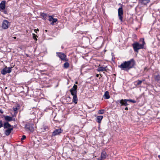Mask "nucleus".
Instances as JSON below:
<instances>
[{"label": "nucleus", "instance_id": "1", "mask_svg": "<svg viewBox=\"0 0 160 160\" xmlns=\"http://www.w3.org/2000/svg\"><path fill=\"white\" fill-rule=\"evenodd\" d=\"M135 64V61L132 58L129 61H125L122 63L120 65L118 66V67L120 68L121 70L128 71L131 68H133Z\"/></svg>", "mask_w": 160, "mask_h": 160}, {"label": "nucleus", "instance_id": "2", "mask_svg": "<svg viewBox=\"0 0 160 160\" xmlns=\"http://www.w3.org/2000/svg\"><path fill=\"white\" fill-rule=\"evenodd\" d=\"M142 40V44H140L138 42H135L132 44L135 52L138 53L139 50L144 48V46L145 43L144 41V39L141 38L140 41H141Z\"/></svg>", "mask_w": 160, "mask_h": 160}, {"label": "nucleus", "instance_id": "3", "mask_svg": "<svg viewBox=\"0 0 160 160\" xmlns=\"http://www.w3.org/2000/svg\"><path fill=\"white\" fill-rule=\"evenodd\" d=\"M77 86L75 84H74L72 88L71 89V94L73 96L72 101L75 104L77 103L78 99L77 95Z\"/></svg>", "mask_w": 160, "mask_h": 160}, {"label": "nucleus", "instance_id": "4", "mask_svg": "<svg viewBox=\"0 0 160 160\" xmlns=\"http://www.w3.org/2000/svg\"><path fill=\"white\" fill-rule=\"evenodd\" d=\"M33 126L34 124L32 123L28 122L25 125V129L28 132H32L34 131Z\"/></svg>", "mask_w": 160, "mask_h": 160}, {"label": "nucleus", "instance_id": "5", "mask_svg": "<svg viewBox=\"0 0 160 160\" xmlns=\"http://www.w3.org/2000/svg\"><path fill=\"white\" fill-rule=\"evenodd\" d=\"M12 67H7L5 66L4 68L1 71V73L3 75L6 74L7 73H10L11 72Z\"/></svg>", "mask_w": 160, "mask_h": 160}, {"label": "nucleus", "instance_id": "6", "mask_svg": "<svg viewBox=\"0 0 160 160\" xmlns=\"http://www.w3.org/2000/svg\"><path fill=\"white\" fill-rule=\"evenodd\" d=\"M128 99H122L121 100H117L116 102V103L118 104L119 103L120 104L121 106H127L129 105V104L128 103Z\"/></svg>", "mask_w": 160, "mask_h": 160}, {"label": "nucleus", "instance_id": "7", "mask_svg": "<svg viewBox=\"0 0 160 160\" xmlns=\"http://www.w3.org/2000/svg\"><path fill=\"white\" fill-rule=\"evenodd\" d=\"M11 25L10 22L7 20H4L2 22V27L4 29H6L9 27Z\"/></svg>", "mask_w": 160, "mask_h": 160}, {"label": "nucleus", "instance_id": "8", "mask_svg": "<svg viewBox=\"0 0 160 160\" xmlns=\"http://www.w3.org/2000/svg\"><path fill=\"white\" fill-rule=\"evenodd\" d=\"M57 56L59 57L61 60L65 61H68V59L66 58V55L63 53L61 52H57L56 53Z\"/></svg>", "mask_w": 160, "mask_h": 160}, {"label": "nucleus", "instance_id": "9", "mask_svg": "<svg viewBox=\"0 0 160 160\" xmlns=\"http://www.w3.org/2000/svg\"><path fill=\"white\" fill-rule=\"evenodd\" d=\"M63 130L61 128H58V129H56L52 132V137L55 136L57 135H59L61 133Z\"/></svg>", "mask_w": 160, "mask_h": 160}, {"label": "nucleus", "instance_id": "10", "mask_svg": "<svg viewBox=\"0 0 160 160\" xmlns=\"http://www.w3.org/2000/svg\"><path fill=\"white\" fill-rule=\"evenodd\" d=\"M118 16L120 21L122 22V21L123 10L122 7L119 8L118 10Z\"/></svg>", "mask_w": 160, "mask_h": 160}, {"label": "nucleus", "instance_id": "11", "mask_svg": "<svg viewBox=\"0 0 160 160\" xmlns=\"http://www.w3.org/2000/svg\"><path fill=\"white\" fill-rule=\"evenodd\" d=\"M48 18V20L49 21H52L51 23V24L52 25H54V23L58 21L57 18H53V16H49Z\"/></svg>", "mask_w": 160, "mask_h": 160}, {"label": "nucleus", "instance_id": "12", "mask_svg": "<svg viewBox=\"0 0 160 160\" xmlns=\"http://www.w3.org/2000/svg\"><path fill=\"white\" fill-rule=\"evenodd\" d=\"M13 126H12V127L8 128L5 131V134L6 136L9 135L10 133L11 132L12 130H13Z\"/></svg>", "mask_w": 160, "mask_h": 160}, {"label": "nucleus", "instance_id": "13", "mask_svg": "<svg viewBox=\"0 0 160 160\" xmlns=\"http://www.w3.org/2000/svg\"><path fill=\"white\" fill-rule=\"evenodd\" d=\"M6 2L2 1L0 3V11L4 10L5 8Z\"/></svg>", "mask_w": 160, "mask_h": 160}, {"label": "nucleus", "instance_id": "14", "mask_svg": "<svg viewBox=\"0 0 160 160\" xmlns=\"http://www.w3.org/2000/svg\"><path fill=\"white\" fill-rule=\"evenodd\" d=\"M40 14L42 18L45 20L48 19V16H49L47 13L44 12H40Z\"/></svg>", "mask_w": 160, "mask_h": 160}, {"label": "nucleus", "instance_id": "15", "mask_svg": "<svg viewBox=\"0 0 160 160\" xmlns=\"http://www.w3.org/2000/svg\"><path fill=\"white\" fill-rule=\"evenodd\" d=\"M13 126L11 125L9 122H4L3 127L4 129H6L10 128Z\"/></svg>", "mask_w": 160, "mask_h": 160}, {"label": "nucleus", "instance_id": "16", "mask_svg": "<svg viewBox=\"0 0 160 160\" xmlns=\"http://www.w3.org/2000/svg\"><path fill=\"white\" fill-rule=\"evenodd\" d=\"M108 156V154L106 153V152L105 151H103L101 155V158L102 159H104L106 158Z\"/></svg>", "mask_w": 160, "mask_h": 160}, {"label": "nucleus", "instance_id": "17", "mask_svg": "<svg viewBox=\"0 0 160 160\" xmlns=\"http://www.w3.org/2000/svg\"><path fill=\"white\" fill-rule=\"evenodd\" d=\"M103 97L105 99H108L110 98V96L109 95V92L108 91L105 92L104 94L103 95Z\"/></svg>", "mask_w": 160, "mask_h": 160}, {"label": "nucleus", "instance_id": "18", "mask_svg": "<svg viewBox=\"0 0 160 160\" xmlns=\"http://www.w3.org/2000/svg\"><path fill=\"white\" fill-rule=\"evenodd\" d=\"M107 67H99L98 68L97 70L99 72L100 71H107L106 69Z\"/></svg>", "mask_w": 160, "mask_h": 160}, {"label": "nucleus", "instance_id": "19", "mask_svg": "<svg viewBox=\"0 0 160 160\" xmlns=\"http://www.w3.org/2000/svg\"><path fill=\"white\" fill-rule=\"evenodd\" d=\"M11 117L9 116L6 115L5 117V122H9L11 121Z\"/></svg>", "mask_w": 160, "mask_h": 160}, {"label": "nucleus", "instance_id": "20", "mask_svg": "<svg viewBox=\"0 0 160 160\" xmlns=\"http://www.w3.org/2000/svg\"><path fill=\"white\" fill-rule=\"evenodd\" d=\"M145 81L144 79H143L142 80H138L135 82V85L136 86H139L140 85L143 81Z\"/></svg>", "mask_w": 160, "mask_h": 160}, {"label": "nucleus", "instance_id": "21", "mask_svg": "<svg viewBox=\"0 0 160 160\" xmlns=\"http://www.w3.org/2000/svg\"><path fill=\"white\" fill-rule=\"evenodd\" d=\"M150 1V0H139V2L141 3L144 5H146L147 3H149Z\"/></svg>", "mask_w": 160, "mask_h": 160}, {"label": "nucleus", "instance_id": "22", "mask_svg": "<svg viewBox=\"0 0 160 160\" xmlns=\"http://www.w3.org/2000/svg\"><path fill=\"white\" fill-rule=\"evenodd\" d=\"M103 118L102 116H98L97 118L96 121L99 123H101V121Z\"/></svg>", "mask_w": 160, "mask_h": 160}, {"label": "nucleus", "instance_id": "23", "mask_svg": "<svg viewBox=\"0 0 160 160\" xmlns=\"http://www.w3.org/2000/svg\"><path fill=\"white\" fill-rule=\"evenodd\" d=\"M155 79L156 81H159L160 80V76L159 74L155 75Z\"/></svg>", "mask_w": 160, "mask_h": 160}, {"label": "nucleus", "instance_id": "24", "mask_svg": "<svg viewBox=\"0 0 160 160\" xmlns=\"http://www.w3.org/2000/svg\"><path fill=\"white\" fill-rule=\"evenodd\" d=\"M69 66V63L68 62H65L64 64V68H67Z\"/></svg>", "mask_w": 160, "mask_h": 160}, {"label": "nucleus", "instance_id": "25", "mask_svg": "<svg viewBox=\"0 0 160 160\" xmlns=\"http://www.w3.org/2000/svg\"><path fill=\"white\" fill-rule=\"evenodd\" d=\"M32 35H33L32 36H33V38L34 40H36V41H37V39L36 38H37V37H38L37 35L34 33L32 34Z\"/></svg>", "mask_w": 160, "mask_h": 160}, {"label": "nucleus", "instance_id": "26", "mask_svg": "<svg viewBox=\"0 0 160 160\" xmlns=\"http://www.w3.org/2000/svg\"><path fill=\"white\" fill-rule=\"evenodd\" d=\"M128 101L129 102H132L133 103H135L136 102L135 100L132 99H128Z\"/></svg>", "mask_w": 160, "mask_h": 160}, {"label": "nucleus", "instance_id": "27", "mask_svg": "<svg viewBox=\"0 0 160 160\" xmlns=\"http://www.w3.org/2000/svg\"><path fill=\"white\" fill-rule=\"evenodd\" d=\"M3 124L4 123H3L2 121L1 120H0V128L3 127Z\"/></svg>", "mask_w": 160, "mask_h": 160}, {"label": "nucleus", "instance_id": "28", "mask_svg": "<svg viewBox=\"0 0 160 160\" xmlns=\"http://www.w3.org/2000/svg\"><path fill=\"white\" fill-rule=\"evenodd\" d=\"M104 110L103 109L99 110L98 111V113L99 114H103L104 112Z\"/></svg>", "mask_w": 160, "mask_h": 160}, {"label": "nucleus", "instance_id": "29", "mask_svg": "<svg viewBox=\"0 0 160 160\" xmlns=\"http://www.w3.org/2000/svg\"><path fill=\"white\" fill-rule=\"evenodd\" d=\"M26 138V136H25L24 135H23L22 136V138H21V140H24Z\"/></svg>", "mask_w": 160, "mask_h": 160}, {"label": "nucleus", "instance_id": "30", "mask_svg": "<svg viewBox=\"0 0 160 160\" xmlns=\"http://www.w3.org/2000/svg\"><path fill=\"white\" fill-rule=\"evenodd\" d=\"M12 117L11 118V121H16V119L12 115Z\"/></svg>", "mask_w": 160, "mask_h": 160}, {"label": "nucleus", "instance_id": "31", "mask_svg": "<svg viewBox=\"0 0 160 160\" xmlns=\"http://www.w3.org/2000/svg\"><path fill=\"white\" fill-rule=\"evenodd\" d=\"M13 109L14 111H16L18 110V108L17 107H13Z\"/></svg>", "mask_w": 160, "mask_h": 160}, {"label": "nucleus", "instance_id": "32", "mask_svg": "<svg viewBox=\"0 0 160 160\" xmlns=\"http://www.w3.org/2000/svg\"><path fill=\"white\" fill-rule=\"evenodd\" d=\"M45 131H47L48 129V127L47 126H45L44 128Z\"/></svg>", "mask_w": 160, "mask_h": 160}, {"label": "nucleus", "instance_id": "33", "mask_svg": "<svg viewBox=\"0 0 160 160\" xmlns=\"http://www.w3.org/2000/svg\"><path fill=\"white\" fill-rule=\"evenodd\" d=\"M34 31L36 32L37 33V31H39V29L37 28V29H34Z\"/></svg>", "mask_w": 160, "mask_h": 160}, {"label": "nucleus", "instance_id": "34", "mask_svg": "<svg viewBox=\"0 0 160 160\" xmlns=\"http://www.w3.org/2000/svg\"><path fill=\"white\" fill-rule=\"evenodd\" d=\"M0 112L2 114L3 113V111L1 109H0Z\"/></svg>", "mask_w": 160, "mask_h": 160}, {"label": "nucleus", "instance_id": "35", "mask_svg": "<svg viewBox=\"0 0 160 160\" xmlns=\"http://www.w3.org/2000/svg\"><path fill=\"white\" fill-rule=\"evenodd\" d=\"M3 12H4V13H5V14H7V11H6V10H4L3 11Z\"/></svg>", "mask_w": 160, "mask_h": 160}, {"label": "nucleus", "instance_id": "36", "mask_svg": "<svg viewBox=\"0 0 160 160\" xmlns=\"http://www.w3.org/2000/svg\"><path fill=\"white\" fill-rule=\"evenodd\" d=\"M6 116L5 115H3L2 116V118H3V117H4V119H5V117Z\"/></svg>", "mask_w": 160, "mask_h": 160}, {"label": "nucleus", "instance_id": "37", "mask_svg": "<svg viewBox=\"0 0 160 160\" xmlns=\"http://www.w3.org/2000/svg\"><path fill=\"white\" fill-rule=\"evenodd\" d=\"M125 110H128V108L127 107H126L125 108Z\"/></svg>", "mask_w": 160, "mask_h": 160}, {"label": "nucleus", "instance_id": "38", "mask_svg": "<svg viewBox=\"0 0 160 160\" xmlns=\"http://www.w3.org/2000/svg\"><path fill=\"white\" fill-rule=\"evenodd\" d=\"M99 74H97L96 75V77H99Z\"/></svg>", "mask_w": 160, "mask_h": 160}, {"label": "nucleus", "instance_id": "39", "mask_svg": "<svg viewBox=\"0 0 160 160\" xmlns=\"http://www.w3.org/2000/svg\"><path fill=\"white\" fill-rule=\"evenodd\" d=\"M75 84H78V81H76L75 82Z\"/></svg>", "mask_w": 160, "mask_h": 160}, {"label": "nucleus", "instance_id": "40", "mask_svg": "<svg viewBox=\"0 0 160 160\" xmlns=\"http://www.w3.org/2000/svg\"><path fill=\"white\" fill-rule=\"evenodd\" d=\"M48 109H45L44 110V111H47V110Z\"/></svg>", "mask_w": 160, "mask_h": 160}, {"label": "nucleus", "instance_id": "41", "mask_svg": "<svg viewBox=\"0 0 160 160\" xmlns=\"http://www.w3.org/2000/svg\"><path fill=\"white\" fill-rule=\"evenodd\" d=\"M158 157L160 159V155H158Z\"/></svg>", "mask_w": 160, "mask_h": 160}, {"label": "nucleus", "instance_id": "42", "mask_svg": "<svg viewBox=\"0 0 160 160\" xmlns=\"http://www.w3.org/2000/svg\"><path fill=\"white\" fill-rule=\"evenodd\" d=\"M13 38L14 39H16V37H13Z\"/></svg>", "mask_w": 160, "mask_h": 160}, {"label": "nucleus", "instance_id": "43", "mask_svg": "<svg viewBox=\"0 0 160 160\" xmlns=\"http://www.w3.org/2000/svg\"><path fill=\"white\" fill-rule=\"evenodd\" d=\"M47 31H48V30H45V32H47Z\"/></svg>", "mask_w": 160, "mask_h": 160}, {"label": "nucleus", "instance_id": "44", "mask_svg": "<svg viewBox=\"0 0 160 160\" xmlns=\"http://www.w3.org/2000/svg\"><path fill=\"white\" fill-rule=\"evenodd\" d=\"M61 48H62L63 49L64 48V47L63 46H62Z\"/></svg>", "mask_w": 160, "mask_h": 160}, {"label": "nucleus", "instance_id": "45", "mask_svg": "<svg viewBox=\"0 0 160 160\" xmlns=\"http://www.w3.org/2000/svg\"><path fill=\"white\" fill-rule=\"evenodd\" d=\"M69 82V80H68V83Z\"/></svg>", "mask_w": 160, "mask_h": 160}, {"label": "nucleus", "instance_id": "46", "mask_svg": "<svg viewBox=\"0 0 160 160\" xmlns=\"http://www.w3.org/2000/svg\"><path fill=\"white\" fill-rule=\"evenodd\" d=\"M68 98H70V96H69Z\"/></svg>", "mask_w": 160, "mask_h": 160}, {"label": "nucleus", "instance_id": "47", "mask_svg": "<svg viewBox=\"0 0 160 160\" xmlns=\"http://www.w3.org/2000/svg\"><path fill=\"white\" fill-rule=\"evenodd\" d=\"M100 76H101V77H102V75H101V74H100Z\"/></svg>", "mask_w": 160, "mask_h": 160}, {"label": "nucleus", "instance_id": "48", "mask_svg": "<svg viewBox=\"0 0 160 160\" xmlns=\"http://www.w3.org/2000/svg\"><path fill=\"white\" fill-rule=\"evenodd\" d=\"M7 87H6V88H5V89H7Z\"/></svg>", "mask_w": 160, "mask_h": 160}]
</instances>
